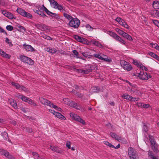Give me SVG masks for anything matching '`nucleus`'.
Masks as SVG:
<instances>
[{
	"mask_svg": "<svg viewBox=\"0 0 159 159\" xmlns=\"http://www.w3.org/2000/svg\"><path fill=\"white\" fill-rule=\"evenodd\" d=\"M80 21L77 18H73L69 21L68 25L72 27L77 29L80 24Z\"/></svg>",
	"mask_w": 159,
	"mask_h": 159,
	"instance_id": "obj_1",
	"label": "nucleus"
},
{
	"mask_svg": "<svg viewBox=\"0 0 159 159\" xmlns=\"http://www.w3.org/2000/svg\"><path fill=\"white\" fill-rule=\"evenodd\" d=\"M128 154L131 159H138L136 151L133 148L129 147L128 149Z\"/></svg>",
	"mask_w": 159,
	"mask_h": 159,
	"instance_id": "obj_2",
	"label": "nucleus"
},
{
	"mask_svg": "<svg viewBox=\"0 0 159 159\" xmlns=\"http://www.w3.org/2000/svg\"><path fill=\"white\" fill-rule=\"evenodd\" d=\"M121 66L125 70L128 71L131 70L133 68L131 64L128 62L124 60H121L120 61Z\"/></svg>",
	"mask_w": 159,
	"mask_h": 159,
	"instance_id": "obj_3",
	"label": "nucleus"
},
{
	"mask_svg": "<svg viewBox=\"0 0 159 159\" xmlns=\"http://www.w3.org/2000/svg\"><path fill=\"white\" fill-rule=\"evenodd\" d=\"M63 101L65 104L70 106L72 107L77 109L80 110V107L78 106L76 103L70 101L68 98H65L63 99Z\"/></svg>",
	"mask_w": 159,
	"mask_h": 159,
	"instance_id": "obj_4",
	"label": "nucleus"
},
{
	"mask_svg": "<svg viewBox=\"0 0 159 159\" xmlns=\"http://www.w3.org/2000/svg\"><path fill=\"white\" fill-rule=\"evenodd\" d=\"M16 11L18 13L22 16L30 19H32L33 18V16L31 14L25 11L21 8H18Z\"/></svg>",
	"mask_w": 159,
	"mask_h": 159,
	"instance_id": "obj_5",
	"label": "nucleus"
},
{
	"mask_svg": "<svg viewBox=\"0 0 159 159\" xmlns=\"http://www.w3.org/2000/svg\"><path fill=\"white\" fill-rule=\"evenodd\" d=\"M20 60L23 62L26 63L30 65L34 64V61L31 58L25 56H20Z\"/></svg>",
	"mask_w": 159,
	"mask_h": 159,
	"instance_id": "obj_6",
	"label": "nucleus"
},
{
	"mask_svg": "<svg viewBox=\"0 0 159 159\" xmlns=\"http://www.w3.org/2000/svg\"><path fill=\"white\" fill-rule=\"evenodd\" d=\"M138 75V76L142 80H147L149 78H150L152 77L149 74H147L146 72L144 73V71H141Z\"/></svg>",
	"mask_w": 159,
	"mask_h": 159,
	"instance_id": "obj_7",
	"label": "nucleus"
},
{
	"mask_svg": "<svg viewBox=\"0 0 159 159\" xmlns=\"http://www.w3.org/2000/svg\"><path fill=\"white\" fill-rule=\"evenodd\" d=\"M70 116L75 120L80 122L82 124L84 125L86 123L84 120L82 119L79 115L73 113H70Z\"/></svg>",
	"mask_w": 159,
	"mask_h": 159,
	"instance_id": "obj_8",
	"label": "nucleus"
},
{
	"mask_svg": "<svg viewBox=\"0 0 159 159\" xmlns=\"http://www.w3.org/2000/svg\"><path fill=\"white\" fill-rule=\"evenodd\" d=\"M0 154H3L6 157L9 159H15L14 157L11 155H10L9 152L7 151L3 150L2 149L0 148Z\"/></svg>",
	"mask_w": 159,
	"mask_h": 159,
	"instance_id": "obj_9",
	"label": "nucleus"
},
{
	"mask_svg": "<svg viewBox=\"0 0 159 159\" xmlns=\"http://www.w3.org/2000/svg\"><path fill=\"white\" fill-rule=\"evenodd\" d=\"M74 36V38L77 41L84 44H86L87 43V39L76 35H75Z\"/></svg>",
	"mask_w": 159,
	"mask_h": 159,
	"instance_id": "obj_10",
	"label": "nucleus"
},
{
	"mask_svg": "<svg viewBox=\"0 0 159 159\" xmlns=\"http://www.w3.org/2000/svg\"><path fill=\"white\" fill-rule=\"evenodd\" d=\"M40 102L43 104L49 106L50 107H51L50 104H52V103L49 100L42 97L40 98Z\"/></svg>",
	"mask_w": 159,
	"mask_h": 159,
	"instance_id": "obj_11",
	"label": "nucleus"
},
{
	"mask_svg": "<svg viewBox=\"0 0 159 159\" xmlns=\"http://www.w3.org/2000/svg\"><path fill=\"white\" fill-rule=\"evenodd\" d=\"M8 102L14 109H17L18 107L15 100L12 98H10L8 99Z\"/></svg>",
	"mask_w": 159,
	"mask_h": 159,
	"instance_id": "obj_12",
	"label": "nucleus"
},
{
	"mask_svg": "<svg viewBox=\"0 0 159 159\" xmlns=\"http://www.w3.org/2000/svg\"><path fill=\"white\" fill-rule=\"evenodd\" d=\"M151 146L152 149L155 153H157L159 152L158 149V145L156 142L151 144Z\"/></svg>",
	"mask_w": 159,
	"mask_h": 159,
	"instance_id": "obj_13",
	"label": "nucleus"
},
{
	"mask_svg": "<svg viewBox=\"0 0 159 159\" xmlns=\"http://www.w3.org/2000/svg\"><path fill=\"white\" fill-rule=\"evenodd\" d=\"M2 13L5 16L10 19H12L13 18V15L10 12H7V11H2Z\"/></svg>",
	"mask_w": 159,
	"mask_h": 159,
	"instance_id": "obj_14",
	"label": "nucleus"
},
{
	"mask_svg": "<svg viewBox=\"0 0 159 159\" xmlns=\"http://www.w3.org/2000/svg\"><path fill=\"white\" fill-rule=\"evenodd\" d=\"M53 111L54 113V115H55L56 117L63 120H66V118L64 116L62 115L61 113L58 112H56L55 111Z\"/></svg>",
	"mask_w": 159,
	"mask_h": 159,
	"instance_id": "obj_15",
	"label": "nucleus"
},
{
	"mask_svg": "<svg viewBox=\"0 0 159 159\" xmlns=\"http://www.w3.org/2000/svg\"><path fill=\"white\" fill-rule=\"evenodd\" d=\"M23 46L27 51L33 52L35 50V49L30 45H26L24 44Z\"/></svg>",
	"mask_w": 159,
	"mask_h": 159,
	"instance_id": "obj_16",
	"label": "nucleus"
},
{
	"mask_svg": "<svg viewBox=\"0 0 159 159\" xmlns=\"http://www.w3.org/2000/svg\"><path fill=\"white\" fill-rule=\"evenodd\" d=\"M93 56L96 58H98L100 60H103L106 61L110 62L111 60L108 59L107 58H103L99 54H94Z\"/></svg>",
	"mask_w": 159,
	"mask_h": 159,
	"instance_id": "obj_17",
	"label": "nucleus"
},
{
	"mask_svg": "<svg viewBox=\"0 0 159 159\" xmlns=\"http://www.w3.org/2000/svg\"><path fill=\"white\" fill-rule=\"evenodd\" d=\"M40 30L42 31L48 32L50 31V28L44 24L40 25Z\"/></svg>",
	"mask_w": 159,
	"mask_h": 159,
	"instance_id": "obj_18",
	"label": "nucleus"
},
{
	"mask_svg": "<svg viewBox=\"0 0 159 159\" xmlns=\"http://www.w3.org/2000/svg\"><path fill=\"white\" fill-rule=\"evenodd\" d=\"M151 15L154 17H159V11L156 9L152 10Z\"/></svg>",
	"mask_w": 159,
	"mask_h": 159,
	"instance_id": "obj_19",
	"label": "nucleus"
},
{
	"mask_svg": "<svg viewBox=\"0 0 159 159\" xmlns=\"http://www.w3.org/2000/svg\"><path fill=\"white\" fill-rule=\"evenodd\" d=\"M80 73H83L84 74H87L90 72H92V69L89 68V67H86V69L85 70L81 69Z\"/></svg>",
	"mask_w": 159,
	"mask_h": 159,
	"instance_id": "obj_20",
	"label": "nucleus"
},
{
	"mask_svg": "<svg viewBox=\"0 0 159 159\" xmlns=\"http://www.w3.org/2000/svg\"><path fill=\"white\" fill-rule=\"evenodd\" d=\"M133 63L138 68L143 70V65L140 63H139L137 61L133 60Z\"/></svg>",
	"mask_w": 159,
	"mask_h": 159,
	"instance_id": "obj_21",
	"label": "nucleus"
},
{
	"mask_svg": "<svg viewBox=\"0 0 159 159\" xmlns=\"http://www.w3.org/2000/svg\"><path fill=\"white\" fill-rule=\"evenodd\" d=\"M80 32L84 34H85L88 32L87 29L85 26H81L80 28Z\"/></svg>",
	"mask_w": 159,
	"mask_h": 159,
	"instance_id": "obj_22",
	"label": "nucleus"
},
{
	"mask_svg": "<svg viewBox=\"0 0 159 159\" xmlns=\"http://www.w3.org/2000/svg\"><path fill=\"white\" fill-rule=\"evenodd\" d=\"M152 6L155 9H159V1H154L152 3Z\"/></svg>",
	"mask_w": 159,
	"mask_h": 159,
	"instance_id": "obj_23",
	"label": "nucleus"
},
{
	"mask_svg": "<svg viewBox=\"0 0 159 159\" xmlns=\"http://www.w3.org/2000/svg\"><path fill=\"white\" fill-rule=\"evenodd\" d=\"M148 155L149 157L151 159H158L157 157L154 155L153 152L151 151H148Z\"/></svg>",
	"mask_w": 159,
	"mask_h": 159,
	"instance_id": "obj_24",
	"label": "nucleus"
},
{
	"mask_svg": "<svg viewBox=\"0 0 159 159\" xmlns=\"http://www.w3.org/2000/svg\"><path fill=\"white\" fill-rule=\"evenodd\" d=\"M123 37L126 38L129 41H132L133 40L131 36L126 32L124 33V34Z\"/></svg>",
	"mask_w": 159,
	"mask_h": 159,
	"instance_id": "obj_25",
	"label": "nucleus"
},
{
	"mask_svg": "<svg viewBox=\"0 0 159 159\" xmlns=\"http://www.w3.org/2000/svg\"><path fill=\"white\" fill-rule=\"evenodd\" d=\"M109 34L113 38L115 39L116 38H118V35L115 32L111 31H109Z\"/></svg>",
	"mask_w": 159,
	"mask_h": 159,
	"instance_id": "obj_26",
	"label": "nucleus"
},
{
	"mask_svg": "<svg viewBox=\"0 0 159 159\" xmlns=\"http://www.w3.org/2000/svg\"><path fill=\"white\" fill-rule=\"evenodd\" d=\"M131 96L127 93H124L122 95V97L124 99L129 100L130 101Z\"/></svg>",
	"mask_w": 159,
	"mask_h": 159,
	"instance_id": "obj_27",
	"label": "nucleus"
},
{
	"mask_svg": "<svg viewBox=\"0 0 159 159\" xmlns=\"http://www.w3.org/2000/svg\"><path fill=\"white\" fill-rule=\"evenodd\" d=\"M63 16L69 20H71L73 18L70 15L66 13H63Z\"/></svg>",
	"mask_w": 159,
	"mask_h": 159,
	"instance_id": "obj_28",
	"label": "nucleus"
},
{
	"mask_svg": "<svg viewBox=\"0 0 159 159\" xmlns=\"http://www.w3.org/2000/svg\"><path fill=\"white\" fill-rule=\"evenodd\" d=\"M40 37H43L44 39L48 40H52V38L50 36H48L45 34H41Z\"/></svg>",
	"mask_w": 159,
	"mask_h": 159,
	"instance_id": "obj_29",
	"label": "nucleus"
},
{
	"mask_svg": "<svg viewBox=\"0 0 159 159\" xmlns=\"http://www.w3.org/2000/svg\"><path fill=\"white\" fill-rule=\"evenodd\" d=\"M47 51L48 52H50L51 53H55L57 52L56 49L55 48L52 49V48H47Z\"/></svg>",
	"mask_w": 159,
	"mask_h": 159,
	"instance_id": "obj_30",
	"label": "nucleus"
},
{
	"mask_svg": "<svg viewBox=\"0 0 159 159\" xmlns=\"http://www.w3.org/2000/svg\"><path fill=\"white\" fill-rule=\"evenodd\" d=\"M2 135L4 139L7 140L8 137L7 133L6 132H4L2 133Z\"/></svg>",
	"mask_w": 159,
	"mask_h": 159,
	"instance_id": "obj_31",
	"label": "nucleus"
},
{
	"mask_svg": "<svg viewBox=\"0 0 159 159\" xmlns=\"http://www.w3.org/2000/svg\"><path fill=\"white\" fill-rule=\"evenodd\" d=\"M93 44L95 45V46L98 47L100 48H102L103 46L100 43H99L97 41H95L93 43Z\"/></svg>",
	"mask_w": 159,
	"mask_h": 159,
	"instance_id": "obj_32",
	"label": "nucleus"
},
{
	"mask_svg": "<svg viewBox=\"0 0 159 159\" xmlns=\"http://www.w3.org/2000/svg\"><path fill=\"white\" fill-rule=\"evenodd\" d=\"M1 56L4 57L6 58L9 59L10 57H11V56L8 54H7L4 51L2 53V54L1 55Z\"/></svg>",
	"mask_w": 159,
	"mask_h": 159,
	"instance_id": "obj_33",
	"label": "nucleus"
},
{
	"mask_svg": "<svg viewBox=\"0 0 159 159\" xmlns=\"http://www.w3.org/2000/svg\"><path fill=\"white\" fill-rule=\"evenodd\" d=\"M50 105H50V106H51V107H53L57 110L61 111L62 109L61 108L58 107L57 106L54 105L53 103L52 104H50Z\"/></svg>",
	"mask_w": 159,
	"mask_h": 159,
	"instance_id": "obj_34",
	"label": "nucleus"
},
{
	"mask_svg": "<svg viewBox=\"0 0 159 159\" xmlns=\"http://www.w3.org/2000/svg\"><path fill=\"white\" fill-rule=\"evenodd\" d=\"M27 102L29 103V104L31 105H32L34 106H36L37 105L36 103L34 102L33 100L30 99V98H29V99H28V100Z\"/></svg>",
	"mask_w": 159,
	"mask_h": 159,
	"instance_id": "obj_35",
	"label": "nucleus"
},
{
	"mask_svg": "<svg viewBox=\"0 0 159 159\" xmlns=\"http://www.w3.org/2000/svg\"><path fill=\"white\" fill-rule=\"evenodd\" d=\"M119 142H121L124 140V139L117 135V136L115 139Z\"/></svg>",
	"mask_w": 159,
	"mask_h": 159,
	"instance_id": "obj_36",
	"label": "nucleus"
},
{
	"mask_svg": "<svg viewBox=\"0 0 159 159\" xmlns=\"http://www.w3.org/2000/svg\"><path fill=\"white\" fill-rule=\"evenodd\" d=\"M149 139L150 141L151 144L155 143V141L154 140V138L153 136L149 135Z\"/></svg>",
	"mask_w": 159,
	"mask_h": 159,
	"instance_id": "obj_37",
	"label": "nucleus"
},
{
	"mask_svg": "<svg viewBox=\"0 0 159 159\" xmlns=\"http://www.w3.org/2000/svg\"><path fill=\"white\" fill-rule=\"evenodd\" d=\"M89 68H91L92 69V71L93 70H96L98 69L97 66L96 64L90 65L89 67Z\"/></svg>",
	"mask_w": 159,
	"mask_h": 159,
	"instance_id": "obj_38",
	"label": "nucleus"
},
{
	"mask_svg": "<svg viewBox=\"0 0 159 159\" xmlns=\"http://www.w3.org/2000/svg\"><path fill=\"white\" fill-rule=\"evenodd\" d=\"M76 95L79 98L81 99L84 98V95L79 92H77Z\"/></svg>",
	"mask_w": 159,
	"mask_h": 159,
	"instance_id": "obj_39",
	"label": "nucleus"
},
{
	"mask_svg": "<svg viewBox=\"0 0 159 159\" xmlns=\"http://www.w3.org/2000/svg\"><path fill=\"white\" fill-rule=\"evenodd\" d=\"M11 84L12 85L15 87L16 89H20V85L19 84L17 83H15L14 82H12L11 83Z\"/></svg>",
	"mask_w": 159,
	"mask_h": 159,
	"instance_id": "obj_40",
	"label": "nucleus"
},
{
	"mask_svg": "<svg viewBox=\"0 0 159 159\" xmlns=\"http://www.w3.org/2000/svg\"><path fill=\"white\" fill-rule=\"evenodd\" d=\"M150 45L153 48H154L157 50L159 47V46L156 43H150Z\"/></svg>",
	"mask_w": 159,
	"mask_h": 159,
	"instance_id": "obj_41",
	"label": "nucleus"
},
{
	"mask_svg": "<svg viewBox=\"0 0 159 159\" xmlns=\"http://www.w3.org/2000/svg\"><path fill=\"white\" fill-rule=\"evenodd\" d=\"M51 16L52 17H54L55 19H58L59 17V16L58 14L52 12V13Z\"/></svg>",
	"mask_w": 159,
	"mask_h": 159,
	"instance_id": "obj_42",
	"label": "nucleus"
},
{
	"mask_svg": "<svg viewBox=\"0 0 159 159\" xmlns=\"http://www.w3.org/2000/svg\"><path fill=\"white\" fill-rule=\"evenodd\" d=\"M139 98L138 97H132L131 96L130 101L132 102H135L139 100Z\"/></svg>",
	"mask_w": 159,
	"mask_h": 159,
	"instance_id": "obj_43",
	"label": "nucleus"
},
{
	"mask_svg": "<svg viewBox=\"0 0 159 159\" xmlns=\"http://www.w3.org/2000/svg\"><path fill=\"white\" fill-rule=\"evenodd\" d=\"M104 143L106 145L110 147H112L113 148H114V146L110 143L108 142L105 141L104 142Z\"/></svg>",
	"mask_w": 159,
	"mask_h": 159,
	"instance_id": "obj_44",
	"label": "nucleus"
},
{
	"mask_svg": "<svg viewBox=\"0 0 159 159\" xmlns=\"http://www.w3.org/2000/svg\"><path fill=\"white\" fill-rule=\"evenodd\" d=\"M33 155L35 159H39V155L36 152H33Z\"/></svg>",
	"mask_w": 159,
	"mask_h": 159,
	"instance_id": "obj_45",
	"label": "nucleus"
},
{
	"mask_svg": "<svg viewBox=\"0 0 159 159\" xmlns=\"http://www.w3.org/2000/svg\"><path fill=\"white\" fill-rule=\"evenodd\" d=\"M6 29L10 31H11L13 29V27L11 25H7L6 27Z\"/></svg>",
	"mask_w": 159,
	"mask_h": 159,
	"instance_id": "obj_46",
	"label": "nucleus"
},
{
	"mask_svg": "<svg viewBox=\"0 0 159 159\" xmlns=\"http://www.w3.org/2000/svg\"><path fill=\"white\" fill-rule=\"evenodd\" d=\"M82 54L84 56V57L89 58H90V55L89 54V53L87 52H84L82 53Z\"/></svg>",
	"mask_w": 159,
	"mask_h": 159,
	"instance_id": "obj_47",
	"label": "nucleus"
},
{
	"mask_svg": "<svg viewBox=\"0 0 159 159\" xmlns=\"http://www.w3.org/2000/svg\"><path fill=\"white\" fill-rule=\"evenodd\" d=\"M29 98L23 95L22 98L21 100L25 102H27Z\"/></svg>",
	"mask_w": 159,
	"mask_h": 159,
	"instance_id": "obj_48",
	"label": "nucleus"
},
{
	"mask_svg": "<svg viewBox=\"0 0 159 159\" xmlns=\"http://www.w3.org/2000/svg\"><path fill=\"white\" fill-rule=\"evenodd\" d=\"M148 54L152 57L154 58H156L157 56V54H155L154 52H148Z\"/></svg>",
	"mask_w": 159,
	"mask_h": 159,
	"instance_id": "obj_49",
	"label": "nucleus"
},
{
	"mask_svg": "<svg viewBox=\"0 0 159 159\" xmlns=\"http://www.w3.org/2000/svg\"><path fill=\"white\" fill-rule=\"evenodd\" d=\"M50 149L55 152H57V148L55 146H50Z\"/></svg>",
	"mask_w": 159,
	"mask_h": 159,
	"instance_id": "obj_50",
	"label": "nucleus"
},
{
	"mask_svg": "<svg viewBox=\"0 0 159 159\" xmlns=\"http://www.w3.org/2000/svg\"><path fill=\"white\" fill-rule=\"evenodd\" d=\"M135 94L138 96H140L142 95V93L139 90H137L134 92Z\"/></svg>",
	"mask_w": 159,
	"mask_h": 159,
	"instance_id": "obj_51",
	"label": "nucleus"
},
{
	"mask_svg": "<svg viewBox=\"0 0 159 159\" xmlns=\"http://www.w3.org/2000/svg\"><path fill=\"white\" fill-rule=\"evenodd\" d=\"M110 135L113 138L115 139L116 138V137L117 136V134H116L115 133L111 132L110 134Z\"/></svg>",
	"mask_w": 159,
	"mask_h": 159,
	"instance_id": "obj_52",
	"label": "nucleus"
},
{
	"mask_svg": "<svg viewBox=\"0 0 159 159\" xmlns=\"http://www.w3.org/2000/svg\"><path fill=\"white\" fill-rule=\"evenodd\" d=\"M85 26V27H86V28L87 29L88 31L90 30L91 29H92V30H93V28L92 27H91L89 24H88Z\"/></svg>",
	"mask_w": 159,
	"mask_h": 159,
	"instance_id": "obj_53",
	"label": "nucleus"
},
{
	"mask_svg": "<svg viewBox=\"0 0 159 159\" xmlns=\"http://www.w3.org/2000/svg\"><path fill=\"white\" fill-rule=\"evenodd\" d=\"M153 23L159 28V22L157 20H153Z\"/></svg>",
	"mask_w": 159,
	"mask_h": 159,
	"instance_id": "obj_54",
	"label": "nucleus"
},
{
	"mask_svg": "<svg viewBox=\"0 0 159 159\" xmlns=\"http://www.w3.org/2000/svg\"><path fill=\"white\" fill-rule=\"evenodd\" d=\"M9 122L10 123H11L14 125H16V121H15L14 120H12V119H9Z\"/></svg>",
	"mask_w": 159,
	"mask_h": 159,
	"instance_id": "obj_55",
	"label": "nucleus"
},
{
	"mask_svg": "<svg viewBox=\"0 0 159 159\" xmlns=\"http://www.w3.org/2000/svg\"><path fill=\"white\" fill-rule=\"evenodd\" d=\"M55 8H57L59 10H61L63 9V7L61 5L58 4L57 7H55Z\"/></svg>",
	"mask_w": 159,
	"mask_h": 159,
	"instance_id": "obj_56",
	"label": "nucleus"
},
{
	"mask_svg": "<svg viewBox=\"0 0 159 159\" xmlns=\"http://www.w3.org/2000/svg\"><path fill=\"white\" fill-rule=\"evenodd\" d=\"M150 107V105L149 104H144L143 103L142 107L145 108H148Z\"/></svg>",
	"mask_w": 159,
	"mask_h": 159,
	"instance_id": "obj_57",
	"label": "nucleus"
},
{
	"mask_svg": "<svg viewBox=\"0 0 159 159\" xmlns=\"http://www.w3.org/2000/svg\"><path fill=\"white\" fill-rule=\"evenodd\" d=\"M143 130L145 132H146L148 131V127L147 125L145 124L143 125Z\"/></svg>",
	"mask_w": 159,
	"mask_h": 159,
	"instance_id": "obj_58",
	"label": "nucleus"
},
{
	"mask_svg": "<svg viewBox=\"0 0 159 159\" xmlns=\"http://www.w3.org/2000/svg\"><path fill=\"white\" fill-rule=\"evenodd\" d=\"M9 39L7 38H6L5 39V42L7 43L10 46H12V44L11 42L9 41Z\"/></svg>",
	"mask_w": 159,
	"mask_h": 159,
	"instance_id": "obj_59",
	"label": "nucleus"
},
{
	"mask_svg": "<svg viewBox=\"0 0 159 159\" xmlns=\"http://www.w3.org/2000/svg\"><path fill=\"white\" fill-rule=\"evenodd\" d=\"M71 143L70 141H68L66 143V146L69 149L71 148V147L70 146Z\"/></svg>",
	"mask_w": 159,
	"mask_h": 159,
	"instance_id": "obj_60",
	"label": "nucleus"
},
{
	"mask_svg": "<svg viewBox=\"0 0 159 159\" xmlns=\"http://www.w3.org/2000/svg\"><path fill=\"white\" fill-rule=\"evenodd\" d=\"M23 96V95H20L19 93L17 94L16 95V97L21 99L22 98Z\"/></svg>",
	"mask_w": 159,
	"mask_h": 159,
	"instance_id": "obj_61",
	"label": "nucleus"
},
{
	"mask_svg": "<svg viewBox=\"0 0 159 159\" xmlns=\"http://www.w3.org/2000/svg\"><path fill=\"white\" fill-rule=\"evenodd\" d=\"M122 20V19H121L119 17H117L116 18L115 20L116 21L119 22V23H120V22Z\"/></svg>",
	"mask_w": 159,
	"mask_h": 159,
	"instance_id": "obj_62",
	"label": "nucleus"
},
{
	"mask_svg": "<svg viewBox=\"0 0 159 159\" xmlns=\"http://www.w3.org/2000/svg\"><path fill=\"white\" fill-rule=\"evenodd\" d=\"M125 33V32L124 31L120 30L118 33V34L120 35H121L122 36H123Z\"/></svg>",
	"mask_w": 159,
	"mask_h": 159,
	"instance_id": "obj_63",
	"label": "nucleus"
},
{
	"mask_svg": "<svg viewBox=\"0 0 159 159\" xmlns=\"http://www.w3.org/2000/svg\"><path fill=\"white\" fill-rule=\"evenodd\" d=\"M126 22L124 20H123L121 21L120 22L119 24H120L121 25L123 26L125 25V24H126Z\"/></svg>",
	"mask_w": 159,
	"mask_h": 159,
	"instance_id": "obj_64",
	"label": "nucleus"
}]
</instances>
